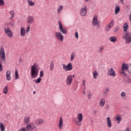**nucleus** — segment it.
<instances>
[{"mask_svg":"<svg viewBox=\"0 0 131 131\" xmlns=\"http://www.w3.org/2000/svg\"><path fill=\"white\" fill-rule=\"evenodd\" d=\"M114 20L113 19H112L110 21V23L107 24L106 26L105 27V31H110V29H111V27H113L114 26Z\"/></svg>","mask_w":131,"mask_h":131,"instance_id":"ddd939ff","label":"nucleus"},{"mask_svg":"<svg viewBox=\"0 0 131 131\" xmlns=\"http://www.w3.org/2000/svg\"><path fill=\"white\" fill-rule=\"evenodd\" d=\"M93 113H94V114H97V113H98V111H97V110H94V111H93Z\"/></svg>","mask_w":131,"mask_h":131,"instance_id":"5fc2aeb1","label":"nucleus"},{"mask_svg":"<svg viewBox=\"0 0 131 131\" xmlns=\"http://www.w3.org/2000/svg\"><path fill=\"white\" fill-rule=\"evenodd\" d=\"M29 31H30V26H28V27L27 28L26 32L27 33H28V32H29Z\"/></svg>","mask_w":131,"mask_h":131,"instance_id":"8fccbe9b","label":"nucleus"},{"mask_svg":"<svg viewBox=\"0 0 131 131\" xmlns=\"http://www.w3.org/2000/svg\"><path fill=\"white\" fill-rule=\"evenodd\" d=\"M6 80L8 81H10L11 79V71L10 70H7L6 72Z\"/></svg>","mask_w":131,"mask_h":131,"instance_id":"f3484780","label":"nucleus"},{"mask_svg":"<svg viewBox=\"0 0 131 131\" xmlns=\"http://www.w3.org/2000/svg\"><path fill=\"white\" fill-rule=\"evenodd\" d=\"M55 69V64H54V61H52L50 63V71H53Z\"/></svg>","mask_w":131,"mask_h":131,"instance_id":"c85d7f7f","label":"nucleus"},{"mask_svg":"<svg viewBox=\"0 0 131 131\" xmlns=\"http://www.w3.org/2000/svg\"><path fill=\"white\" fill-rule=\"evenodd\" d=\"M82 120H83V115L81 113H78L76 117L73 118V122L77 126H81Z\"/></svg>","mask_w":131,"mask_h":131,"instance_id":"7ed1b4c3","label":"nucleus"},{"mask_svg":"<svg viewBox=\"0 0 131 131\" xmlns=\"http://www.w3.org/2000/svg\"><path fill=\"white\" fill-rule=\"evenodd\" d=\"M125 131H130V129L129 128V127H127Z\"/></svg>","mask_w":131,"mask_h":131,"instance_id":"864d4df0","label":"nucleus"},{"mask_svg":"<svg viewBox=\"0 0 131 131\" xmlns=\"http://www.w3.org/2000/svg\"><path fill=\"white\" fill-rule=\"evenodd\" d=\"M88 99H92V95L91 94V93H89L88 95Z\"/></svg>","mask_w":131,"mask_h":131,"instance_id":"3c124183","label":"nucleus"},{"mask_svg":"<svg viewBox=\"0 0 131 131\" xmlns=\"http://www.w3.org/2000/svg\"><path fill=\"white\" fill-rule=\"evenodd\" d=\"M128 68H129V67L127 63H123L121 68L122 71H120V73L122 74V75L126 76V73H125V71H127L128 70Z\"/></svg>","mask_w":131,"mask_h":131,"instance_id":"423d86ee","label":"nucleus"},{"mask_svg":"<svg viewBox=\"0 0 131 131\" xmlns=\"http://www.w3.org/2000/svg\"><path fill=\"white\" fill-rule=\"evenodd\" d=\"M104 49H105V47L104 46H101L99 47V49L98 50V52L99 53H103V51H104Z\"/></svg>","mask_w":131,"mask_h":131,"instance_id":"e433bc0d","label":"nucleus"},{"mask_svg":"<svg viewBox=\"0 0 131 131\" xmlns=\"http://www.w3.org/2000/svg\"><path fill=\"white\" fill-rule=\"evenodd\" d=\"M125 81L126 82H127V83H131V79L129 77H127L125 79Z\"/></svg>","mask_w":131,"mask_h":131,"instance_id":"ea45409f","label":"nucleus"},{"mask_svg":"<svg viewBox=\"0 0 131 131\" xmlns=\"http://www.w3.org/2000/svg\"><path fill=\"white\" fill-rule=\"evenodd\" d=\"M33 94H34V95H35V94H36V92L35 91H34Z\"/></svg>","mask_w":131,"mask_h":131,"instance_id":"bf43d9fd","label":"nucleus"},{"mask_svg":"<svg viewBox=\"0 0 131 131\" xmlns=\"http://www.w3.org/2000/svg\"><path fill=\"white\" fill-rule=\"evenodd\" d=\"M0 6L1 7L5 6V2H4V0H0Z\"/></svg>","mask_w":131,"mask_h":131,"instance_id":"a18cd8bd","label":"nucleus"},{"mask_svg":"<svg viewBox=\"0 0 131 131\" xmlns=\"http://www.w3.org/2000/svg\"><path fill=\"white\" fill-rule=\"evenodd\" d=\"M58 26L60 32H55V38L57 40H59V41L63 42V41H64V36L63 35V34H67V29L63 27V26L62 25V23L60 21H58Z\"/></svg>","mask_w":131,"mask_h":131,"instance_id":"f257e3e1","label":"nucleus"},{"mask_svg":"<svg viewBox=\"0 0 131 131\" xmlns=\"http://www.w3.org/2000/svg\"><path fill=\"white\" fill-rule=\"evenodd\" d=\"M106 104V100L105 98H101L99 100V105L100 107H104Z\"/></svg>","mask_w":131,"mask_h":131,"instance_id":"a211bd4d","label":"nucleus"},{"mask_svg":"<svg viewBox=\"0 0 131 131\" xmlns=\"http://www.w3.org/2000/svg\"><path fill=\"white\" fill-rule=\"evenodd\" d=\"M86 82V81L84 79L82 80V84L84 88V89H86V84H85V82Z\"/></svg>","mask_w":131,"mask_h":131,"instance_id":"4c0bfd02","label":"nucleus"},{"mask_svg":"<svg viewBox=\"0 0 131 131\" xmlns=\"http://www.w3.org/2000/svg\"><path fill=\"white\" fill-rule=\"evenodd\" d=\"M100 21L98 19V16L95 15L93 17V20H92V25L93 26H100Z\"/></svg>","mask_w":131,"mask_h":131,"instance_id":"9b49d317","label":"nucleus"},{"mask_svg":"<svg viewBox=\"0 0 131 131\" xmlns=\"http://www.w3.org/2000/svg\"><path fill=\"white\" fill-rule=\"evenodd\" d=\"M0 60H1L2 63L6 62V51L3 47H0Z\"/></svg>","mask_w":131,"mask_h":131,"instance_id":"20e7f679","label":"nucleus"},{"mask_svg":"<svg viewBox=\"0 0 131 131\" xmlns=\"http://www.w3.org/2000/svg\"><path fill=\"white\" fill-rule=\"evenodd\" d=\"M40 77H43V71L41 70L39 74Z\"/></svg>","mask_w":131,"mask_h":131,"instance_id":"de8ad7c7","label":"nucleus"},{"mask_svg":"<svg viewBox=\"0 0 131 131\" xmlns=\"http://www.w3.org/2000/svg\"><path fill=\"white\" fill-rule=\"evenodd\" d=\"M121 97L123 100H126V93L124 92H122L121 93Z\"/></svg>","mask_w":131,"mask_h":131,"instance_id":"7c9ffc66","label":"nucleus"},{"mask_svg":"<svg viewBox=\"0 0 131 131\" xmlns=\"http://www.w3.org/2000/svg\"><path fill=\"white\" fill-rule=\"evenodd\" d=\"M58 128L59 129H62L63 128V118L61 117H60L59 118Z\"/></svg>","mask_w":131,"mask_h":131,"instance_id":"aec40b11","label":"nucleus"},{"mask_svg":"<svg viewBox=\"0 0 131 131\" xmlns=\"http://www.w3.org/2000/svg\"><path fill=\"white\" fill-rule=\"evenodd\" d=\"M35 123L37 126H40V125L45 123V120L41 118H38L35 121Z\"/></svg>","mask_w":131,"mask_h":131,"instance_id":"4468645a","label":"nucleus"},{"mask_svg":"<svg viewBox=\"0 0 131 131\" xmlns=\"http://www.w3.org/2000/svg\"><path fill=\"white\" fill-rule=\"evenodd\" d=\"M105 109L106 110H108V109H110V105H106V106H105Z\"/></svg>","mask_w":131,"mask_h":131,"instance_id":"603ef678","label":"nucleus"},{"mask_svg":"<svg viewBox=\"0 0 131 131\" xmlns=\"http://www.w3.org/2000/svg\"><path fill=\"white\" fill-rule=\"evenodd\" d=\"M109 91H110V90L109 89V88H106L103 92V94H104L105 95H106V94H108V93H109Z\"/></svg>","mask_w":131,"mask_h":131,"instance_id":"37998d69","label":"nucleus"},{"mask_svg":"<svg viewBox=\"0 0 131 131\" xmlns=\"http://www.w3.org/2000/svg\"><path fill=\"white\" fill-rule=\"evenodd\" d=\"M122 38L125 39L127 43H130L131 42V33L127 32L122 34Z\"/></svg>","mask_w":131,"mask_h":131,"instance_id":"39448f33","label":"nucleus"},{"mask_svg":"<svg viewBox=\"0 0 131 131\" xmlns=\"http://www.w3.org/2000/svg\"><path fill=\"white\" fill-rule=\"evenodd\" d=\"M129 20L131 22V13L129 15Z\"/></svg>","mask_w":131,"mask_h":131,"instance_id":"4d7b16f0","label":"nucleus"},{"mask_svg":"<svg viewBox=\"0 0 131 131\" xmlns=\"http://www.w3.org/2000/svg\"><path fill=\"white\" fill-rule=\"evenodd\" d=\"M30 120L29 117H25L24 119V122L25 124H29Z\"/></svg>","mask_w":131,"mask_h":131,"instance_id":"a878e982","label":"nucleus"},{"mask_svg":"<svg viewBox=\"0 0 131 131\" xmlns=\"http://www.w3.org/2000/svg\"><path fill=\"white\" fill-rule=\"evenodd\" d=\"M76 56V54H75V52H72L71 53L70 61H73V60H74V59H75Z\"/></svg>","mask_w":131,"mask_h":131,"instance_id":"473e14b6","label":"nucleus"},{"mask_svg":"<svg viewBox=\"0 0 131 131\" xmlns=\"http://www.w3.org/2000/svg\"><path fill=\"white\" fill-rule=\"evenodd\" d=\"M5 26H11V27H14L15 24H14V21L7 22L5 23Z\"/></svg>","mask_w":131,"mask_h":131,"instance_id":"bb28decb","label":"nucleus"},{"mask_svg":"<svg viewBox=\"0 0 131 131\" xmlns=\"http://www.w3.org/2000/svg\"><path fill=\"white\" fill-rule=\"evenodd\" d=\"M4 32L5 34L8 36L10 38H12L13 37V32H12V30L9 27H5L4 28Z\"/></svg>","mask_w":131,"mask_h":131,"instance_id":"6e6552de","label":"nucleus"},{"mask_svg":"<svg viewBox=\"0 0 131 131\" xmlns=\"http://www.w3.org/2000/svg\"><path fill=\"white\" fill-rule=\"evenodd\" d=\"M75 37L76 38V39H78V32H76L75 33Z\"/></svg>","mask_w":131,"mask_h":131,"instance_id":"09e8293b","label":"nucleus"},{"mask_svg":"<svg viewBox=\"0 0 131 131\" xmlns=\"http://www.w3.org/2000/svg\"><path fill=\"white\" fill-rule=\"evenodd\" d=\"M27 128H26V127H23L20 128H19L18 131H27Z\"/></svg>","mask_w":131,"mask_h":131,"instance_id":"79ce46f5","label":"nucleus"},{"mask_svg":"<svg viewBox=\"0 0 131 131\" xmlns=\"http://www.w3.org/2000/svg\"><path fill=\"white\" fill-rule=\"evenodd\" d=\"M93 78L94 79H97V78L98 76H99V73H98V72L97 71H94L93 73Z\"/></svg>","mask_w":131,"mask_h":131,"instance_id":"2f4dec72","label":"nucleus"},{"mask_svg":"<svg viewBox=\"0 0 131 131\" xmlns=\"http://www.w3.org/2000/svg\"><path fill=\"white\" fill-rule=\"evenodd\" d=\"M85 2H89L90 0H84Z\"/></svg>","mask_w":131,"mask_h":131,"instance_id":"680f3d73","label":"nucleus"},{"mask_svg":"<svg viewBox=\"0 0 131 131\" xmlns=\"http://www.w3.org/2000/svg\"><path fill=\"white\" fill-rule=\"evenodd\" d=\"M9 14L11 15V17L9 18L10 20L13 19V18H14V16H15V12H14V11L11 10L9 11Z\"/></svg>","mask_w":131,"mask_h":131,"instance_id":"72a5a7b5","label":"nucleus"},{"mask_svg":"<svg viewBox=\"0 0 131 131\" xmlns=\"http://www.w3.org/2000/svg\"><path fill=\"white\" fill-rule=\"evenodd\" d=\"M62 68L64 71H71L72 69H73V67L72 66V63L70 62L67 65L66 64H63Z\"/></svg>","mask_w":131,"mask_h":131,"instance_id":"0eeeda50","label":"nucleus"},{"mask_svg":"<svg viewBox=\"0 0 131 131\" xmlns=\"http://www.w3.org/2000/svg\"><path fill=\"white\" fill-rule=\"evenodd\" d=\"M114 32H118L119 31V27H117L114 30Z\"/></svg>","mask_w":131,"mask_h":131,"instance_id":"49530a36","label":"nucleus"},{"mask_svg":"<svg viewBox=\"0 0 131 131\" xmlns=\"http://www.w3.org/2000/svg\"><path fill=\"white\" fill-rule=\"evenodd\" d=\"M120 1L121 2V3L122 4H124V0H120Z\"/></svg>","mask_w":131,"mask_h":131,"instance_id":"6e6d98bb","label":"nucleus"},{"mask_svg":"<svg viewBox=\"0 0 131 131\" xmlns=\"http://www.w3.org/2000/svg\"><path fill=\"white\" fill-rule=\"evenodd\" d=\"M35 83H40V81H41V78L39 77L37 79L35 80Z\"/></svg>","mask_w":131,"mask_h":131,"instance_id":"a19ab883","label":"nucleus"},{"mask_svg":"<svg viewBox=\"0 0 131 131\" xmlns=\"http://www.w3.org/2000/svg\"><path fill=\"white\" fill-rule=\"evenodd\" d=\"M116 120L117 121V123H119L120 122H121V116L120 115H117L115 117Z\"/></svg>","mask_w":131,"mask_h":131,"instance_id":"393cba45","label":"nucleus"},{"mask_svg":"<svg viewBox=\"0 0 131 131\" xmlns=\"http://www.w3.org/2000/svg\"><path fill=\"white\" fill-rule=\"evenodd\" d=\"M15 74L16 79H19V74H18V70H15Z\"/></svg>","mask_w":131,"mask_h":131,"instance_id":"58836bf2","label":"nucleus"},{"mask_svg":"<svg viewBox=\"0 0 131 131\" xmlns=\"http://www.w3.org/2000/svg\"><path fill=\"white\" fill-rule=\"evenodd\" d=\"M63 7L62 5H60L58 8H57V14H61V12L62 11V10H63Z\"/></svg>","mask_w":131,"mask_h":131,"instance_id":"cd10ccee","label":"nucleus"},{"mask_svg":"<svg viewBox=\"0 0 131 131\" xmlns=\"http://www.w3.org/2000/svg\"><path fill=\"white\" fill-rule=\"evenodd\" d=\"M28 4L29 6H30V7H33V6L35 5V3L31 0H28Z\"/></svg>","mask_w":131,"mask_h":131,"instance_id":"c9c22d12","label":"nucleus"},{"mask_svg":"<svg viewBox=\"0 0 131 131\" xmlns=\"http://www.w3.org/2000/svg\"><path fill=\"white\" fill-rule=\"evenodd\" d=\"M80 15L81 16H85L86 15V7H85L84 8H82L80 10Z\"/></svg>","mask_w":131,"mask_h":131,"instance_id":"6ab92c4d","label":"nucleus"},{"mask_svg":"<svg viewBox=\"0 0 131 131\" xmlns=\"http://www.w3.org/2000/svg\"><path fill=\"white\" fill-rule=\"evenodd\" d=\"M39 69H40V68H39V67L36 63H34V64L31 67L30 75L32 78H36V77L38 76Z\"/></svg>","mask_w":131,"mask_h":131,"instance_id":"f03ea898","label":"nucleus"},{"mask_svg":"<svg viewBox=\"0 0 131 131\" xmlns=\"http://www.w3.org/2000/svg\"><path fill=\"white\" fill-rule=\"evenodd\" d=\"M8 92H9V88L8 85H6L3 89V93L4 95H7V94H8Z\"/></svg>","mask_w":131,"mask_h":131,"instance_id":"b1692460","label":"nucleus"},{"mask_svg":"<svg viewBox=\"0 0 131 131\" xmlns=\"http://www.w3.org/2000/svg\"><path fill=\"white\" fill-rule=\"evenodd\" d=\"M106 125L107 127H112V122L111 121V119L110 117L106 118Z\"/></svg>","mask_w":131,"mask_h":131,"instance_id":"dca6fc26","label":"nucleus"},{"mask_svg":"<svg viewBox=\"0 0 131 131\" xmlns=\"http://www.w3.org/2000/svg\"><path fill=\"white\" fill-rule=\"evenodd\" d=\"M26 34V30H25V28L23 27H22L20 28V36H25V35Z\"/></svg>","mask_w":131,"mask_h":131,"instance_id":"412c9836","label":"nucleus"},{"mask_svg":"<svg viewBox=\"0 0 131 131\" xmlns=\"http://www.w3.org/2000/svg\"><path fill=\"white\" fill-rule=\"evenodd\" d=\"M73 80V77H72V75H68L65 80V82L67 85H69V86L71 85Z\"/></svg>","mask_w":131,"mask_h":131,"instance_id":"1a4fd4ad","label":"nucleus"},{"mask_svg":"<svg viewBox=\"0 0 131 131\" xmlns=\"http://www.w3.org/2000/svg\"><path fill=\"white\" fill-rule=\"evenodd\" d=\"M109 40L110 41H111V42L115 43V42L117 41V37L114 36H112L110 37Z\"/></svg>","mask_w":131,"mask_h":131,"instance_id":"4be33fe9","label":"nucleus"},{"mask_svg":"<svg viewBox=\"0 0 131 131\" xmlns=\"http://www.w3.org/2000/svg\"><path fill=\"white\" fill-rule=\"evenodd\" d=\"M83 94H84V95H85V89L84 88V91H83Z\"/></svg>","mask_w":131,"mask_h":131,"instance_id":"13d9d810","label":"nucleus"},{"mask_svg":"<svg viewBox=\"0 0 131 131\" xmlns=\"http://www.w3.org/2000/svg\"><path fill=\"white\" fill-rule=\"evenodd\" d=\"M128 28V24L127 23H126L123 25V30L125 32H127V29Z\"/></svg>","mask_w":131,"mask_h":131,"instance_id":"c756f323","label":"nucleus"},{"mask_svg":"<svg viewBox=\"0 0 131 131\" xmlns=\"http://www.w3.org/2000/svg\"><path fill=\"white\" fill-rule=\"evenodd\" d=\"M119 12H120V7H119V6L117 5L115 7V14L116 15H117V14H118Z\"/></svg>","mask_w":131,"mask_h":131,"instance_id":"5701e85b","label":"nucleus"},{"mask_svg":"<svg viewBox=\"0 0 131 131\" xmlns=\"http://www.w3.org/2000/svg\"><path fill=\"white\" fill-rule=\"evenodd\" d=\"M107 75L108 76H112V77H115V76H116V73L115 72V71L113 70V68H112L108 69Z\"/></svg>","mask_w":131,"mask_h":131,"instance_id":"f8f14e48","label":"nucleus"},{"mask_svg":"<svg viewBox=\"0 0 131 131\" xmlns=\"http://www.w3.org/2000/svg\"><path fill=\"white\" fill-rule=\"evenodd\" d=\"M6 127H5V125H4V123L3 122H0V129L1 131H5V129Z\"/></svg>","mask_w":131,"mask_h":131,"instance_id":"f704fd0d","label":"nucleus"},{"mask_svg":"<svg viewBox=\"0 0 131 131\" xmlns=\"http://www.w3.org/2000/svg\"><path fill=\"white\" fill-rule=\"evenodd\" d=\"M75 75H73V76H72L73 79L74 77H75Z\"/></svg>","mask_w":131,"mask_h":131,"instance_id":"052dcab7","label":"nucleus"},{"mask_svg":"<svg viewBox=\"0 0 131 131\" xmlns=\"http://www.w3.org/2000/svg\"><path fill=\"white\" fill-rule=\"evenodd\" d=\"M34 22V17L32 16H28L27 17V23L28 24H32Z\"/></svg>","mask_w":131,"mask_h":131,"instance_id":"2eb2a0df","label":"nucleus"},{"mask_svg":"<svg viewBox=\"0 0 131 131\" xmlns=\"http://www.w3.org/2000/svg\"><path fill=\"white\" fill-rule=\"evenodd\" d=\"M37 128L36 126L34 124V123L32 122L28 124L26 126L27 130H36Z\"/></svg>","mask_w":131,"mask_h":131,"instance_id":"9d476101","label":"nucleus"},{"mask_svg":"<svg viewBox=\"0 0 131 131\" xmlns=\"http://www.w3.org/2000/svg\"><path fill=\"white\" fill-rule=\"evenodd\" d=\"M3 71V64H2V60L0 59V72Z\"/></svg>","mask_w":131,"mask_h":131,"instance_id":"c03bdc74","label":"nucleus"}]
</instances>
